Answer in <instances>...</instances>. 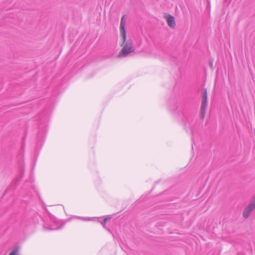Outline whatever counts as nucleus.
Listing matches in <instances>:
<instances>
[{
    "label": "nucleus",
    "mask_w": 255,
    "mask_h": 255,
    "mask_svg": "<svg viewBox=\"0 0 255 255\" xmlns=\"http://www.w3.org/2000/svg\"><path fill=\"white\" fill-rule=\"evenodd\" d=\"M124 47L120 52L119 57H125L128 54L133 52L135 50V48L133 46L132 41L131 39H128L127 41H126Z\"/></svg>",
    "instance_id": "1"
},
{
    "label": "nucleus",
    "mask_w": 255,
    "mask_h": 255,
    "mask_svg": "<svg viewBox=\"0 0 255 255\" xmlns=\"http://www.w3.org/2000/svg\"><path fill=\"white\" fill-rule=\"evenodd\" d=\"M111 219V217L110 218H106L104 219L103 221L102 222V224L103 225V227H105V225H106V222L107 221V220L108 219Z\"/></svg>",
    "instance_id": "6"
},
{
    "label": "nucleus",
    "mask_w": 255,
    "mask_h": 255,
    "mask_svg": "<svg viewBox=\"0 0 255 255\" xmlns=\"http://www.w3.org/2000/svg\"><path fill=\"white\" fill-rule=\"evenodd\" d=\"M255 209V206L250 202V204L245 208L243 211V215L244 218L247 219Z\"/></svg>",
    "instance_id": "3"
},
{
    "label": "nucleus",
    "mask_w": 255,
    "mask_h": 255,
    "mask_svg": "<svg viewBox=\"0 0 255 255\" xmlns=\"http://www.w3.org/2000/svg\"><path fill=\"white\" fill-rule=\"evenodd\" d=\"M124 16H123V17L122 18L120 27L121 34L123 39V42L122 45H123L125 43L127 38L126 32L125 30L126 22L124 20Z\"/></svg>",
    "instance_id": "4"
},
{
    "label": "nucleus",
    "mask_w": 255,
    "mask_h": 255,
    "mask_svg": "<svg viewBox=\"0 0 255 255\" xmlns=\"http://www.w3.org/2000/svg\"><path fill=\"white\" fill-rule=\"evenodd\" d=\"M166 19L168 26L171 28H174L176 26V23L174 20V17L173 16L168 14L167 16Z\"/></svg>",
    "instance_id": "5"
},
{
    "label": "nucleus",
    "mask_w": 255,
    "mask_h": 255,
    "mask_svg": "<svg viewBox=\"0 0 255 255\" xmlns=\"http://www.w3.org/2000/svg\"><path fill=\"white\" fill-rule=\"evenodd\" d=\"M17 250H14L12 252H11L8 255H17Z\"/></svg>",
    "instance_id": "7"
},
{
    "label": "nucleus",
    "mask_w": 255,
    "mask_h": 255,
    "mask_svg": "<svg viewBox=\"0 0 255 255\" xmlns=\"http://www.w3.org/2000/svg\"><path fill=\"white\" fill-rule=\"evenodd\" d=\"M202 102L200 109V116L201 119H203L206 114V109L208 106V95L207 91L206 88L202 90Z\"/></svg>",
    "instance_id": "2"
}]
</instances>
